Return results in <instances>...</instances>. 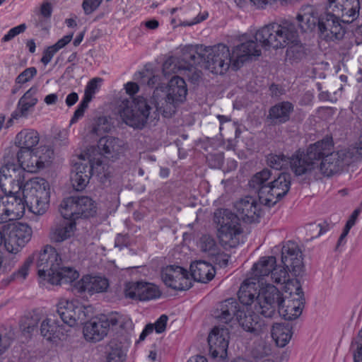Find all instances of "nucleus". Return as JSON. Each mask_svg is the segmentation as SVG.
<instances>
[{"instance_id":"1","label":"nucleus","mask_w":362,"mask_h":362,"mask_svg":"<svg viewBox=\"0 0 362 362\" xmlns=\"http://www.w3.org/2000/svg\"><path fill=\"white\" fill-rule=\"evenodd\" d=\"M179 105L163 90L156 88L153 95V102L149 103L143 97L124 98L117 106V112L122 121L134 129H142L148 120L158 119L161 114L164 117H171Z\"/></svg>"},{"instance_id":"2","label":"nucleus","mask_w":362,"mask_h":362,"mask_svg":"<svg viewBox=\"0 0 362 362\" xmlns=\"http://www.w3.org/2000/svg\"><path fill=\"white\" fill-rule=\"evenodd\" d=\"M283 293L274 285L266 284L260 288L255 301V310L261 316L267 319H274L278 315L286 320H293L296 316V310L288 304L284 305Z\"/></svg>"},{"instance_id":"3","label":"nucleus","mask_w":362,"mask_h":362,"mask_svg":"<svg viewBox=\"0 0 362 362\" xmlns=\"http://www.w3.org/2000/svg\"><path fill=\"white\" fill-rule=\"evenodd\" d=\"M257 294L254 284L250 281H244L238 291V299L242 304L252 306V312L246 313L238 309L236 313V319L243 329L256 336L259 335L264 328V324L259 320L261 315L255 310V301Z\"/></svg>"},{"instance_id":"4","label":"nucleus","mask_w":362,"mask_h":362,"mask_svg":"<svg viewBox=\"0 0 362 362\" xmlns=\"http://www.w3.org/2000/svg\"><path fill=\"white\" fill-rule=\"evenodd\" d=\"M213 222L217 238L223 248H233L239 245L243 228L237 214L227 209H218L214 214Z\"/></svg>"},{"instance_id":"5","label":"nucleus","mask_w":362,"mask_h":362,"mask_svg":"<svg viewBox=\"0 0 362 362\" xmlns=\"http://www.w3.org/2000/svg\"><path fill=\"white\" fill-rule=\"evenodd\" d=\"M331 146L329 139H323L309 146L305 153L296 151L290 160V168L296 176L308 175L318 167V161L328 153Z\"/></svg>"},{"instance_id":"6","label":"nucleus","mask_w":362,"mask_h":362,"mask_svg":"<svg viewBox=\"0 0 362 362\" xmlns=\"http://www.w3.org/2000/svg\"><path fill=\"white\" fill-rule=\"evenodd\" d=\"M22 194L26 206L32 213L43 214L49 207V185L40 177L28 180L23 185Z\"/></svg>"},{"instance_id":"7","label":"nucleus","mask_w":362,"mask_h":362,"mask_svg":"<svg viewBox=\"0 0 362 362\" xmlns=\"http://www.w3.org/2000/svg\"><path fill=\"white\" fill-rule=\"evenodd\" d=\"M199 53L204 57V67L214 74H224L233 67V58L229 47L219 43L214 46L200 47Z\"/></svg>"},{"instance_id":"8","label":"nucleus","mask_w":362,"mask_h":362,"mask_svg":"<svg viewBox=\"0 0 362 362\" xmlns=\"http://www.w3.org/2000/svg\"><path fill=\"white\" fill-rule=\"evenodd\" d=\"M4 247L11 254L18 253L31 240L33 230L27 223L9 222L4 225Z\"/></svg>"},{"instance_id":"9","label":"nucleus","mask_w":362,"mask_h":362,"mask_svg":"<svg viewBox=\"0 0 362 362\" xmlns=\"http://www.w3.org/2000/svg\"><path fill=\"white\" fill-rule=\"evenodd\" d=\"M31 258L30 266L35 262L38 276L49 281L55 274L62 264V259L57 250L50 245H47L39 251L34 252L27 259Z\"/></svg>"},{"instance_id":"10","label":"nucleus","mask_w":362,"mask_h":362,"mask_svg":"<svg viewBox=\"0 0 362 362\" xmlns=\"http://www.w3.org/2000/svg\"><path fill=\"white\" fill-rule=\"evenodd\" d=\"M123 317L118 313L109 316L101 315L87 322L83 327V336L86 341L98 342L107 336L110 327H123Z\"/></svg>"},{"instance_id":"11","label":"nucleus","mask_w":362,"mask_h":362,"mask_svg":"<svg viewBox=\"0 0 362 362\" xmlns=\"http://www.w3.org/2000/svg\"><path fill=\"white\" fill-rule=\"evenodd\" d=\"M54 151L49 146H40L33 150L19 151L17 158L28 173H35L47 166L53 158Z\"/></svg>"},{"instance_id":"12","label":"nucleus","mask_w":362,"mask_h":362,"mask_svg":"<svg viewBox=\"0 0 362 362\" xmlns=\"http://www.w3.org/2000/svg\"><path fill=\"white\" fill-rule=\"evenodd\" d=\"M59 211L63 218L75 220L81 217L94 216L96 214L97 206L95 202L88 197H70L62 202Z\"/></svg>"},{"instance_id":"13","label":"nucleus","mask_w":362,"mask_h":362,"mask_svg":"<svg viewBox=\"0 0 362 362\" xmlns=\"http://www.w3.org/2000/svg\"><path fill=\"white\" fill-rule=\"evenodd\" d=\"M291 175L281 173L274 180L269 182V186L264 187L259 193V202L269 208L274 206L290 190Z\"/></svg>"},{"instance_id":"14","label":"nucleus","mask_w":362,"mask_h":362,"mask_svg":"<svg viewBox=\"0 0 362 362\" xmlns=\"http://www.w3.org/2000/svg\"><path fill=\"white\" fill-rule=\"evenodd\" d=\"M341 23L339 17L329 11L326 5L325 12L320 16L318 30L320 36L327 41L343 39L346 30Z\"/></svg>"},{"instance_id":"15","label":"nucleus","mask_w":362,"mask_h":362,"mask_svg":"<svg viewBox=\"0 0 362 362\" xmlns=\"http://www.w3.org/2000/svg\"><path fill=\"white\" fill-rule=\"evenodd\" d=\"M332 148L331 144L328 153H326L322 158L320 165L321 173L327 177L334 175L341 172L344 168L351 163V153L346 150H340L337 152H330Z\"/></svg>"},{"instance_id":"16","label":"nucleus","mask_w":362,"mask_h":362,"mask_svg":"<svg viewBox=\"0 0 362 362\" xmlns=\"http://www.w3.org/2000/svg\"><path fill=\"white\" fill-rule=\"evenodd\" d=\"M85 310V307L77 300L62 299L57 304V312L65 324L74 327L86 320Z\"/></svg>"},{"instance_id":"17","label":"nucleus","mask_w":362,"mask_h":362,"mask_svg":"<svg viewBox=\"0 0 362 362\" xmlns=\"http://www.w3.org/2000/svg\"><path fill=\"white\" fill-rule=\"evenodd\" d=\"M326 5L344 23H351L357 19L361 9L360 0H327Z\"/></svg>"},{"instance_id":"18","label":"nucleus","mask_w":362,"mask_h":362,"mask_svg":"<svg viewBox=\"0 0 362 362\" xmlns=\"http://www.w3.org/2000/svg\"><path fill=\"white\" fill-rule=\"evenodd\" d=\"M161 277L167 286L175 290H187L192 286L187 270L179 266L169 265L163 268Z\"/></svg>"},{"instance_id":"19","label":"nucleus","mask_w":362,"mask_h":362,"mask_svg":"<svg viewBox=\"0 0 362 362\" xmlns=\"http://www.w3.org/2000/svg\"><path fill=\"white\" fill-rule=\"evenodd\" d=\"M281 262L295 276L300 275L304 268L302 252L298 245L288 241L281 248Z\"/></svg>"},{"instance_id":"20","label":"nucleus","mask_w":362,"mask_h":362,"mask_svg":"<svg viewBox=\"0 0 362 362\" xmlns=\"http://www.w3.org/2000/svg\"><path fill=\"white\" fill-rule=\"evenodd\" d=\"M229 332L226 327H214L208 337L209 354L213 358L227 356Z\"/></svg>"},{"instance_id":"21","label":"nucleus","mask_w":362,"mask_h":362,"mask_svg":"<svg viewBox=\"0 0 362 362\" xmlns=\"http://www.w3.org/2000/svg\"><path fill=\"white\" fill-rule=\"evenodd\" d=\"M261 55V49L255 40H247L233 48V69L238 70L243 64L252 57Z\"/></svg>"},{"instance_id":"22","label":"nucleus","mask_w":362,"mask_h":362,"mask_svg":"<svg viewBox=\"0 0 362 362\" xmlns=\"http://www.w3.org/2000/svg\"><path fill=\"white\" fill-rule=\"evenodd\" d=\"M259 202L250 196L240 199L235 204L238 216L246 222L257 221L261 216V206L263 205L259 201Z\"/></svg>"},{"instance_id":"23","label":"nucleus","mask_w":362,"mask_h":362,"mask_svg":"<svg viewBox=\"0 0 362 362\" xmlns=\"http://www.w3.org/2000/svg\"><path fill=\"white\" fill-rule=\"evenodd\" d=\"M109 286L108 279L104 276L86 275L75 283L74 288L78 293L94 294L107 291Z\"/></svg>"},{"instance_id":"24","label":"nucleus","mask_w":362,"mask_h":362,"mask_svg":"<svg viewBox=\"0 0 362 362\" xmlns=\"http://www.w3.org/2000/svg\"><path fill=\"white\" fill-rule=\"evenodd\" d=\"M276 259L274 256H266L261 257L257 262L255 263L252 268V278L246 279L254 284L255 287V282L253 280H257L259 283L263 284V281L267 282V279H269L272 270L276 266ZM256 289V288H255Z\"/></svg>"},{"instance_id":"25","label":"nucleus","mask_w":362,"mask_h":362,"mask_svg":"<svg viewBox=\"0 0 362 362\" xmlns=\"http://www.w3.org/2000/svg\"><path fill=\"white\" fill-rule=\"evenodd\" d=\"M98 147L105 158L112 160L118 159L126 149L123 140L112 136L100 138Z\"/></svg>"},{"instance_id":"26","label":"nucleus","mask_w":362,"mask_h":362,"mask_svg":"<svg viewBox=\"0 0 362 362\" xmlns=\"http://www.w3.org/2000/svg\"><path fill=\"white\" fill-rule=\"evenodd\" d=\"M76 223L71 218H64L51 227L49 237L52 243H62L74 235Z\"/></svg>"},{"instance_id":"27","label":"nucleus","mask_w":362,"mask_h":362,"mask_svg":"<svg viewBox=\"0 0 362 362\" xmlns=\"http://www.w3.org/2000/svg\"><path fill=\"white\" fill-rule=\"evenodd\" d=\"M294 106L288 101H283L272 106L267 119L272 124H281L289 121Z\"/></svg>"},{"instance_id":"28","label":"nucleus","mask_w":362,"mask_h":362,"mask_svg":"<svg viewBox=\"0 0 362 362\" xmlns=\"http://www.w3.org/2000/svg\"><path fill=\"white\" fill-rule=\"evenodd\" d=\"M276 34V23L267 24L259 28L255 33V38L265 49H279Z\"/></svg>"},{"instance_id":"29","label":"nucleus","mask_w":362,"mask_h":362,"mask_svg":"<svg viewBox=\"0 0 362 362\" xmlns=\"http://www.w3.org/2000/svg\"><path fill=\"white\" fill-rule=\"evenodd\" d=\"M279 49L284 48L291 43L297 42L298 31L295 25L289 21L276 23V34Z\"/></svg>"},{"instance_id":"30","label":"nucleus","mask_w":362,"mask_h":362,"mask_svg":"<svg viewBox=\"0 0 362 362\" xmlns=\"http://www.w3.org/2000/svg\"><path fill=\"white\" fill-rule=\"evenodd\" d=\"M38 89L37 86L31 87L20 98L16 110L11 115V119H18L25 117L28 112L37 103L38 100L35 97Z\"/></svg>"},{"instance_id":"31","label":"nucleus","mask_w":362,"mask_h":362,"mask_svg":"<svg viewBox=\"0 0 362 362\" xmlns=\"http://www.w3.org/2000/svg\"><path fill=\"white\" fill-rule=\"evenodd\" d=\"M191 275L193 279L201 283H207L215 276V269L209 263L204 261H197L190 265Z\"/></svg>"},{"instance_id":"32","label":"nucleus","mask_w":362,"mask_h":362,"mask_svg":"<svg viewBox=\"0 0 362 362\" xmlns=\"http://www.w3.org/2000/svg\"><path fill=\"white\" fill-rule=\"evenodd\" d=\"M187 93V89L184 79L177 76H173L169 81L167 93H165L168 95V99L180 105L185 100Z\"/></svg>"},{"instance_id":"33","label":"nucleus","mask_w":362,"mask_h":362,"mask_svg":"<svg viewBox=\"0 0 362 362\" xmlns=\"http://www.w3.org/2000/svg\"><path fill=\"white\" fill-rule=\"evenodd\" d=\"M290 291V298L286 300V304L296 310V316H300L302 313L305 304L304 293L299 281H294L288 284Z\"/></svg>"},{"instance_id":"34","label":"nucleus","mask_w":362,"mask_h":362,"mask_svg":"<svg viewBox=\"0 0 362 362\" xmlns=\"http://www.w3.org/2000/svg\"><path fill=\"white\" fill-rule=\"evenodd\" d=\"M25 171L18 173L13 177L0 178V187L5 194H17L23 188L25 180Z\"/></svg>"},{"instance_id":"35","label":"nucleus","mask_w":362,"mask_h":362,"mask_svg":"<svg viewBox=\"0 0 362 362\" xmlns=\"http://www.w3.org/2000/svg\"><path fill=\"white\" fill-rule=\"evenodd\" d=\"M296 19L299 27L303 32L312 31L318 26L320 16L311 7L302 10L297 16Z\"/></svg>"},{"instance_id":"36","label":"nucleus","mask_w":362,"mask_h":362,"mask_svg":"<svg viewBox=\"0 0 362 362\" xmlns=\"http://www.w3.org/2000/svg\"><path fill=\"white\" fill-rule=\"evenodd\" d=\"M6 195L4 199L12 221L21 218L25 213L26 206L23 198L21 199L19 197L16 196V194Z\"/></svg>"},{"instance_id":"37","label":"nucleus","mask_w":362,"mask_h":362,"mask_svg":"<svg viewBox=\"0 0 362 362\" xmlns=\"http://www.w3.org/2000/svg\"><path fill=\"white\" fill-rule=\"evenodd\" d=\"M272 337L277 346H285L293 335V328L288 323H276L272 328Z\"/></svg>"},{"instance_id":"38","label":"nucleus","mask_w":362,"mask_h":362,"mask_svg":"<svg viewBox=\"0 0 362 362\" xmlns=\"http://www.w3.org/2000/svg\"><path fill=\"white\" fill-rule=\"evenodd\" d=\"M102 166V161L100 158L96 160L89 159L86 160L84 158L79 162L75 163L71 169V173H77L78 175H86L88 178H90L93 172L95 170L97 173H101L99 168Z\"/></svg>"},{"instance_id":"39","label":"nucleus","mask_w":362,"mask_h":362,"mask_svg":"<svg viewBox=\"0 0 362 362\" xmlns=\"http://www.w3.org/2000/svg\"><path fill=\"white\" fill-rule=\"evenodd\" d=\"M39 134L32 129H25L19 132L16 138V144L20 148V151L33 150V147L39 142Z\"/></svg>"},{"instance_id":"40","label":"nucleus","mask_w":362,"mask_h":362,"mask_svg":"<svg viewBox=\"0 0 362 362\" xmlns=\"http://www.w3.org/2000/svg\"><path fill=\"white\" fill-rule=\"evenodd\" d=\"M55 272V274L49 279V282L53 285H62L71 283L79 276L78 272L69 267H61Z\"/></svg>"},{"instance_id":"41","label":"nucleus","mask_w":362,"mask_h":362,"mask_svg":"<svg viewBox=\"0 0 362 362\" xmlns=\"http://www.w3.org/2000/svg\"><path fill=\"white\" fill-rule=\"evenodd\" d=\"M237 303L233 300H227L221 303L220 309L216 312V317L220 319L224 323L229 322L233 317H236Z\"/></svg>"},{"instance_id":"42","label":"nucleus","mask_w":362,"mask_h":362,"mask_svg":"<svg viewBox=\"0 0 362 362\" xmlns=\"http://www.w3.org/2000/svg\"><path fill=\"white\" fill-rule=\"evenodd\" d=\"M41 335L49 341L54 339L61 338L62 333L60 331V327L57 325L54 320L46 318L44 320L40 325Z\"/></svg>"},{"instance_id":"43","label":"nucleus","mask_w":362,"mask_h":362,"mask_svg":"<svg viewBox=\"0 0 362 362\" xmlns=\"http://www.w3.org/2000/svg\"><path fill=\"white\" fill-rule=\"evenodd\" d=\"M271 175V171L267 168H264L255 174L249 181L250 187L257 192L259 199V193L263 187L269 186V182H267V181Z\"/></svg>"},{"instance_id":"44","label":"nucleus","mask_w":362,"mask_h":362,"mask_svg":"<svg viewBox=\"0 0 362 362\" xmlns=\"http://www.w3.org/2000/svg\"><path fill=\"white\" fill-rule=\"evenodd\" d=\"M289 269L286 267L276 266L274 267V270H272L269 279H270L272 282L276 284H286V289H288V284L293 282L294 281H298V279H292L291 280L288 274Z\"/></svg>"},{"instance_id":"45","label":"nucleus","mask_w":362,"mask_h":362,"mask_svg":"<svg viewBox=\"0 0 362 362\" xmlns=\"http://www.w3.org/2000/svg\"><path fill=\"white\" fill-rule=\"evenodd\" d=\"M31 262H32L31 258L26 259L25 261L24 262V263L23 264V265L18 269V270L16 271V272L13 273L10 276L2 279L1 284L4 286H6L11 282L13 281L14 280H16V279L24 280L28 274V270L30 267Z\"/></svg>"},{"instance_id":"46","label":"nucleus","mask_w":362,"mask_h":362,"mask_svg":"<svg viewBox=\"0 0 362 362\" xmlns=\"http://www.w3.org/2000/svg\"><path fill=\"white\" fill-rule=\"evenodd\" d=\"M291 157H286L284 154H270L267 156V164L272 168L281 170L290 166Z\"/></svg>"},{"instance_id":"47","label":"nucleus","mask_w":362,"mask_h":362,"mask_svg":"<svg viewBox=\"0 0 362 362\" xmlns=\"http://www.w3.org/2000/svg\"><path fill=\"white\" fill-rule=\"evenodd\" d=\"M271 353V345L265 339L259 338L256 339L252 348V354L255 358H262Z\"/></svg>"},{"instance_id":"48","label":"nucleus","mask_w":362,"mask_h":362,"mask_svg":"<svg viewBox=\"0 0 362 362\" xmlns=\"http://www.w3.org/2000/svg\"><path fill=\"white\" fill-rule=\"evenodd\" d=\"M286 50V56L293 61H298L302 59L305 56V48L300 42L298 37H297V42L291 43L288 45Z\"/></svg>"},{"instance_id":"49","label":"nucleus","mask_w":362,"mask_h":362,"mask_svg":"<svg viewBox=\"0 0 362 362\" xmlns=\"http://www.w3.org/2000/svg\"><path fill=\"white\" fill-rule=\"evenodd\" d=\"M185 69V66H183L180 60L175 57H169L163 64V73L165 76H170L173 74Z\"/></svg>"},{"instance_id":"50","label":"nucleus","mask_w":362,"mask_h":362,"mask_svg":"<svg viewBox=\"0 0 362 362\" xmlns=\"http://www.w3.org/2000/svg\"><path fill=\"white\" fill-rule=\"evenodd\" d=\"M141 288V300L155 299L159 298L161 295L158 286L153 284L142 281Z\"/></svg>"},{"instance_id":"51","label":"nucleus","mask_w":362,"mask_h":362,"mask_svg":"<svg viewBox=\"0 0 362 362\" xmlns=\"http://www.w3.org/2000/svg\"><path fill=\"white\" fill-rule=\"evenodd\" d=\"M142 281H131L125 284L124 293L126 298L141 300Z\"/></svg>"},{"instance_id":"52","label":"nucleus","mask_w":362,"mask_h":362,"mask_svg":"<svg viewBox=\"0 0 362 362\" xmlns=\"http://www.w3.org/2000/svg\"><path fill=\"white\" fill-rule=\"evenodd\" d=\"M110 348L107 362H124L126 354L117 343L111 341Z\"/></svg>"},{"instance_id":"53","label":"nucleus","mask_w":362,"mask_h":362,"mask_svg":"<svg viewBox=\"0 0 362 362\" xmlns=\"http://www.w3.org/2000/svg\"><path fill=\"white\" fill-rule=\"evenodd\" d=\"M23 171L25 170L21 164L18 165L13 163H7L0 169V178L13 177L18 173H23Z\"/></svg>"},{"instance_id":"54","label":"nucleus","mask_w":362,"mask_h":362,"mask_svg":"<svg viewBox=\"0 0 362 362\" xmlns=\"http://www.w3.org/2000/svg\"><path fill=\"white\" fill-rule=\"evenodd\" d=\"M111 129V124L105 117H100L95 121L91 133L100 136L105 133L110 132Z\"/></svg>"},{"instance_id":"55","label":"nucleus","mask_w":362,"mask_h":362,"mask_svg":"<svg viewBox=\"0 0 362 362\" xmlns=\"http://www.w3.org/2000/svg\"><path fill=\"white\" fill-rule=\"evenodd\" d=\"M200 247L203 252L214 256L217 253V245L215 240L209 235H203L200 240Z\"/></svg>"},{"instance_id":"56","label":"nucleus","mask_w":362,"mask_h":362,"mask_svg":"<svg viewBox=\"0 0 362 362\" xmlns=\"http://www.w3.org/2000/svg\"><path fill=\"white\" fill-rule=\"evenodd\" d=\"M200 47H206L202 45H197L195 50L194 52H189L185 55L184 60L187 62L189 64V68H194V66L197 65L201 63H203V66H204V57L201 56L199 53V49Z\"/></svg>"},{"instance_id":"57","label":"nucleus","mask_w":362,"mask_h":362,"mask_svg":"<svg viewBox=\"0 0 362 362\" xmlns=\"http://www.w3.org/2000/svg\"><path fill=\"white\" fill-rule=\"evenodd\" d=\"M90 178H88L85 175H78L77 173L71 172V182L73 188L76 191L83 190L89 182Z\"/></svg>"},{"instance_id":"58","label":"nucleus","mask_w":362,"mask_h":362,"mask_svg":"<svg viewBox=\"0 0 362 362\" xmlns=\"http://www.w3.org/2000/svg\"><path fill=\"white\" fill-rule=\"evenodd\" d=\"M36 74L37 70L35 67L27 68L17 76L16 82L18 83H25L30 81Z\"/></svg>"},{"instance_id":"59","label":"nucleus","mask_w":362,"mask_h":362,"mask_svg":"<svg viewBox=\"0 0 362 362\" xmlns=\"http://www.w3.org/2000/svg\"><path fill=\"white\" fill-rule=\"evenodd\" d=\"M102 81L100 78H93L87 84L84 95L93 98L99 88V83Z\"/></svg>"},{"instance_id":"60","label":"nucleus","mask_w":362,"mask_h":362,"mask_svg":"<svg viewBox=\"0 0 362 362\" xmlns=\"http://www.w3.org/2000/svg\"><path fill=\"white\" fill-rule=\"evenodd\" d=\"M354 346H355L354 351V362H362V328L358 332Z\"/></svg>"},{"instance_id":"61","label":"nucleus","mask_w":362,"mask_h":362,"mask_svg":"<svg viewBox=\"0 0 362 362\" xmlns=\"http://www.w3.org/2000/svg\"><path fill=\"white\" fill-rule=\"evenodd\" d=\"M103 0H83L82 7L86 15L93 13L101 4Z\"/></svg>"},{"instance_id":"62","label":"nucleus","mask_w":362,"mask_h":362,"mask_svg":"<svg viewBox=\"0 0 362 362\" xmlns=\"http://www.w3.org/2000/svg\"><path fill=\"white\" fill-rule=\"evenodd\" d=\"M26 25L25 23L21 24L16 27L11 28L6 35L2 38V42H8L12 40L14 37L20 33H23L26 29Z\"/></svg>"},{"instance_id":"63","label":"nucleus","mask_w":362,"mask_h":362,"mask_svg":"<svg viewBox=\"0 0 362 362\" xmlns=\"http://www.w3.org/2000/svg\"><path fill=\"white\" fill-rule=\"evenodd\" d=\"M12 339L10 333L0 334V356L8 349Z\"/></svg>"},{"instance_id":"64","label":"nucleus","mask_w":362,"mask_h":362,"mask_svg":"<svg viewBox=\"0 0 362 362\" xmlns=\"http://www.w3.org/2000/svg\"><path fill=\"white\" fill-rule=\"evenodd\" d=\"M4 197L0 198V223L12 221Z\"/></svg>"}]
</instances>
